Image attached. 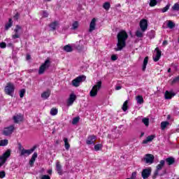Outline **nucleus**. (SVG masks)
I'll list each match as a JSON object with an SVG mask.
<instances>
[{"label": "nucleus", "mask_w": 179, "mask_h": 179, "mask_svg": "<svg viewBox=\"0 0 179 179\" xmlns=\"http://www.w3.org/2000/svg\"><path fill=\"white\" fill-rule=\"evenodd\" d=\"M117 47L115 48V51H121L127 45V40H128V34L127 31L122 30L117 34Z\"/></svg>", "instance_id": "f257e3e1"}, {"label": "nucleus", "mask_w": 179, "mask_h": 179, "mask_svg": "<svg viewBox=\"0 0 179 179\" xmlns=\"http://www.w3.org/2000/svg\"><path fill=\"white\" fill-rule=\"evenodd\" d=\"M18 149L20 152V156H29V155H31L36 150V146L33 147L30 150H26L23 146H22V144H18Z\"/></svg>", "instance_id": "f03ea898"}, {"label": "nucleus", "mask_w": 179, "mask_h": 179, "mask_svg": "<svg viewBox=\"0 0 179 179\" xmlns=\"http://www.w3.org/2000/svg\"><path fill=\"white\" fill-rule=\"evenodd\" d=\"M101 81H98L96 85L92 87V89L90 92V97H96V96H97V93H99V91L101 89Z\"/></svg>", "instance_id": "7ed1b4c3"}, {"label": "nucleus", "mask_w": 179, "mask_h": 179, "mask_svg": "<svg viewBox=\"0 0 179 179\" xmlns=\"http://www.w3.org/2000/svg\"><path fill=\"white\" fill-rule=\"evenodd\" d=\"M50 65H51V62L48 59L39 67L38 75H43L50 68Z\"/></svg>", "instance_id": "20e7f679"}, {"label": "nucleus", "mask_w": 179, "mask_h": 179, "mask_svg": "<svg viewBox=\"0 0 179 179\" xmlns=\"http://www.w3.org/2000/svg\"><path fill=\"white\" fill-rule=\"evenodd\" d=\"M86 80V76H79L72 80L71 83L74 87H79L80 86V83L82 82H85Z\"/></svg>", "instance_id": "39448f33"}, {"label": "nucleus", "mask_w": 179, "mask_h": 179, "mask_svg": "<svg viewBox=\"0 0 179 179\" xmlns=\"http://www.w3.org/2000/svg\"><path fill=\"white\" fill-rule=\"evenodd\" d=\"M4 92L6 94H8V96H13V93L15 92V85L13 83H8L5 87Z\"/></svg>", "instance_id": "423d86ee"}, {"label": "nucleus", "mask_w": 179, "mask_h": 179, "mask_svg": "<svg viewBox=\"0 0 179 179\" xmlns=\"http://www.w3.org/2000/svg\"><path fill=\"white\" fill-rule=\"evenodd\" d=\"M165 163L166 161L164 160H161L159 162V164L156 166V170L152 176L153 179H155L157 177V176H159V173L164 167Z\"/></svg>", "instance_id": "0eeeda50"}, {"label": "nucleus", "mask_w": 179, "mask_h": 179, "mask_svg": "<svg viewBox=\"0 0 179 179\" xmlns=\"http://www.w3.org/2000/svg\"><path fill=\"white\" fill-rule=\"evenodd\" d=\"M10 157V150H7L1 157H0V167L5 164L8 158Z\"/></svg>", "instance_id": "6e6552de"}, {"label": "nucleus", "mask_w": 179, "mask_h": 179, "mask_svg": "<svg viewBox=\"0 0 179 179\" xmlns=\"http://www.w3.org/2000/svg\"><path fill=\"white\" fill-rule=\"evenodd\" d=\"M14 131H15V124H12L9 127H5L3 129V135H5V136H10V135L13 134Z\"/></svg>", "instance_id": "1a4fd4ad"}, {"label": "nucleus", "mask_w": 179, "mask_h": 179, "mask_svg": "<svg viewBox=\"0 0 179 179\" xmlns=\"http://www.w3.org/2000/svg\"><path fill=\"white\" fill-rule=\"evenodd\" d=\"M142 160L145 162L147 164H152L153 162H155V156L152 154H147Z\"/></svg>", "instance_id": "9d476101"}, {"label": "nucleus", "mask_w": 179, "mask_h": 179, "mask_svg": "<svg viewBox=\"0 0 179 179\" xmlns=\"http://www.w3.org/2000/svg\"><path fill=\"white\" fill-rule=\"evenodd\" d=\"M150 174H152V168L149 167L145 169H143L141 172V177H143V179H147L150 177Z\"/></svg>", "instance_id": "9b49d317"}, {"label": "nucleus", "mask_w": 179, "mask_h": 179, "mask_svg": "<svg viewBox=\"0 0 179 179\" xmlns=\"http://www.w3.org/2000/svg\"><path fill=\"white\" fill-rule=\"evenodd\" d=\"M155 51L156 54L153 55L152 58L155 62H157V61H159V59H160V57H162V51L160 50V49H159V48H156Z\"/></svg>", "instance_id": "f8f14e48"}, {"label": "nucleus", "mask_w": 179, "mask_h": 179, "mask_svg": "<svg viewBox=\"0 0 179 179\" xmlns=\"http://www.w3.org/2000/svg\"><path fill=\"white\" fill-rule=\"evenodd\" d=\"M140 29L142 31L148 30V20L143 19L140 21Z\"/></svg>", "instance_id": "ddd939ff"}, {"label": "nucleus", "mask_w": 179, "mask_h": 179, "mask_svg": "<svg viewBox=\"0 0 179 179\" xmlns=\"http://www.w3.org/2000/svg\"><path fill=\"white\" fill-rule=\"evenodd\" d=\"M75 100H76V95L75 94H71L67 100V107L72 106Z\"/></svg>", "instance_id": "4468645a"}, {"label": "nucleus", "mask_w": 179, "mask_h": 179, "mask_svg": "<svg viewBox=\"0 0 179 179\" xmlns=\"http://www.w3.org/2000/svg\"><path fill=\"white\" fill-rule=\"evenodd\" d=\"M96 139H97V137L94 135H92L88 136L86 143L87 145H93L96 142Z\"/></svg>", "instance_id": "2eb2a0df"}, {"label": "nucleus", "mask_w": 179, "mask_h": 179, "mask_svg": "<svg viewBox=\"0 0 179 179\" xmlns=\"http://www.w3.org/2000/svg\"><path fill=\"white\" fill-rule=\"evenodd\" d=\"M96 22H97V20H96V18H93L91 20V22L90 24V29H89L90 33H92V31H94V30H96Z\"/></svg>", "instance_id": "dca6fc26"}, {"label": "nucleus", "mask_w": 179, "mask_h": 179, "mask_svg": "<svg viewBox=\"0 0 179 179\" xmlns=\"http://www.w3.org/2000/svg\"><path fill=\"white\" fill-rule=\"evenodd\" d=\"M155 138H156V135L148 136L145 140L143 141V143L144 145H146V143H149V142H152V141H153Z\"/></svg>", "instance_id": "f3484780"}, {"label": "nucleus", "mask_w": 179, "mask_h": 179, "mask_svg": "<svg viewBox=\"0 0 179 179\" xmlns=\"http://www.w3.org/2000/svg\"><path fill=\"white\" fill-rule=\"evenodd\" d=\"M165 162H166L168 166H172L176 163V159L173 157H169L165 159Z\"/></svg>", "instance_id": "a211bd4d"}, {"label": "nucleus", "mask_w": 179, "mask_h": 179, "mask_svg": "<svg viewBox=\"0 0 179 179\" xmlns=\"http://www.w3.org/2000/svg\"><path fill=\"white\" fill-rule=\"evenodd\" d=\"M13 120H14V122L15 124H18V122L23 121V116L20 115H17L15 116H13Z\"/></svg>", "instance_id": "6ab92c4d"}, {"label": "nucleus", "mask_w": 179, "mask_h": 179, "mask_svg": "<svg viewBox=\"0 0 179 179\" xmlns=\"http://www.w3.org/2000/svg\"><path fill=\"white\" fill-rule=\"evenodd\" d=\"M56 171H57L59 176H62V166H61L59 162H56Z\"/></svg>", "instance_id": "aec40b11"}, {"label": "nucleus", "mask_w": 179, "mask_h": 179, "mask_svg": "<svg viewBox=\"0 0 179 179\" xmlns=\"http://www.w3.org/2000/svg\"><path fill=\"white\" fill-rule=\"evenodd\" d=\"M50 95H51V90H48L47 91L41 94V97L42 99H44L45 100H46V99L49 98Z\"/></svg>", "instance_id": "412c9836"}, {"label": "nucleus", "mask_w": 179, "mask_h": 179, "mask_svg": "<svg viewBox=\"0 0 179 179\" xmlns=\"http://www.w3.org/2000/svg\"><path fill=\"white\" fill-rule=\"evenodd\" d=\"M37 152H34L33 154L31 159L29 160V165L31 166V167H33V166H34V162H36V158L37 157Z\"/></svg>", "instance_id": "4be33fe9"}, {"label": "nucleus", "mask_w": 179, "mask_h": 179, "mask_svg": "<svg viewBox=\"0 0 179 179\" xmlns=\"http://www.w3.org/2000/svg\"><path fill=\"white\" fill-rule=\"evenodd\" d=\"M174 96H176L175 93L170 92L169 91H166V92H165V99H166V100H169V99H171L172 97H174Z\"/></svg>", "instance_id": "5701e85b"}, {"label": "nucleus", "mask_w": 179, "mask_h": 179, "mask_svg": "<svg viewBox=\"0 0 179 179\" xmlns=\"http://www.w3.org/2000/svg\"><path fill=\"white\" fill-rule=\"evenodd\" d=\"M170 125V122L165 121V122H161V129L162 131H164L166 129V127H169Z\"/></svg>", "instance_id": "b1692460"}, {"label": "nucleus", "mask_w": 179, "mask_h": 179, "mask_svg": "<svg viewBox=\"0 0 179 179\" xmlns=\"http://www.w3.org/2000/svg\"><path fill=\"white\" fill-rule=\"evenodd\" d=\"M143 33H145V31L138 29L136 31L135 34H136V37H138V38H142V37H143Z\"/></svg>", "instance_id": "393cba45"}, {"label": "nucleus", "mask_w": 179, "mask_h": 179, "mask_svg": "<svg viewBox=\"0 0 179 179\" xmlns=\"http://www.w3.org/2000/svg\"><path fill=\"white\" fill-rule=\"evenodd\" d=\"M149 61V57H145L143 63V71H146V65H148V62Z\"/></svg>", "instance_id": "a878e982"}, {"label": "nucleus", "mask_w": 179, "mask_h": 179, "mask_svg": "<svg viewBox=\"0 0 179 179\" xmlns=\"http://www.w3.org/2000/svg\"><path fill=\"white\" fill-rule=\"evenodd\" d=\"M136 101L138 103V104H143V96H142L141 95H138L136 97Z\"/></svg>", "instance_id": "bb28decb"}, {"label": "nucleus", "mask_w": 179, "mask_h": 179, "mask_svg": "<svg viewBox=\"0 0 179 179\" xmlns=\"http://www.w3.org/2000/svg\"><path fill=\"white\" fill-rule=\"evenodd\" d=\"M64 148L66 150H69V148H71V145H69V142H68V138H64Z\"/></svg>", "instance_id": "cd10ccee"}, {"label": "nucleus", "mask_w": 179, "mask_h": 179, "mask_svg": "<svg viewBox=\"0 0 179 179\" xmlns=\"http://www.w3.org/2000/svg\"><path fill=\"white\" fill-rule=\"evenodd\" d=\"M63 50L66 51V52H72L73 49L70 45H66L63 48Z\"/></svg>", "instance_id": "c85d7f7f"}, {"label": "nucleus", "mask_w": 179, "mask_h": 179, "mask_svg": "<svg viewBox=\"0 0 179 179\" xmlns=\"http://www.w3.org/2000/svg\"><path fill=\"white\" fill-rule=\"evenodd\" d=\"M78 27H79V22L75 21V22L72 24L71 30H76V29H78Z\"/></svg>", "instance_id": "c756f323"}, {"label": "nucleus", "mask_w": 179, "mask_h": 179, "mask_svg": "<svg viewBox=\"0 0 179 179\" xmlns=\"http://www.w3.org/2000/svg\"><path fill=\"white\" fill-rule=\"evenodd\" d=\"M13 23V22H12V19L10 18L8 20V22L6 24V30L10 29V27H12Z\"/></svg>", "instance_id": "7c9ffc66"}, {"label": "nucleus", "mask_w": 179, "mask_h": 179, "mask_svg": "<svg viewBox=\"0 0 179 179\" xmlns=\"http://www.w3.org/2000/svg\"><path fill=\"white\" fill-rule=\"evenodd\" d=\"M57 26H58V22L57 21L53 22L50 24V27H51L52 30H55V29H57Z\"/></svg>", "instance_id": "2f4dec72"}, {"label": "nucleus", "mask_w": 179, "mask_h": 179, "mask_svg": "<svg viewBox=\"0 0 179 179\" xmlns=\"http://www.w3.org/2000/svg\"><path fill=\"white\" fill-rule=\"evenodd\" d=\"M122 110H123V111H127V110H128V100L124 102L122 106Z\"/></svg>", "instance_id": "473e14b6"}, {"label": "nucleus", "mask_w": 179, "mask_h": 179, "mask_svg": "<svg viewBox=\"0 0 179 179\" xmlns=\"http://www.w3.org/2000/svg\"><path fill=\"white\" fill-rule=\"evenodd\" d=\"M167 27H169V29H174V27H176V24H174V22H173V21L169 20L168 22Z\"/></svg>", "instance_id": "72a5a7b5"}, {"label": "nucleus", "mask_w": 179, "mask_h": 179, "mask_svg": "<svg viewBox=\"0 0 179 179\" xmlns=\"http://www.w3.org/2000/svg\"><path fill=\"white\" fill-rule=\"evenodd\" d=\"M58 114V109L55 108H52L50 110V115H57Z\"/></svg>", "instance_id": "f704fd0d"}, {"label": "nucleus", "mask_w": 179, "mask_h": 179, "mask_svg": "<svg viewBox=\"0 0 179 179\" xmlns=\"http://www.w3.org/2000/svg\"><path fill=\"white\" fill-rule=\"evenodd\" d=\"M9 141L6 139L0 141V146H6Z\"/></svg>", "instance_id": "c9c22d12"}, {"label": "nucleus", "mask_w": 179, "mask_h": 179, "mask_svg": "<svg viewBox=\"0 0 179 179\" xmlns=\"http://www.w3.org/2000/svg\"><path fill=\"white\" fill-rule=\"evenodd\" d=\"M142 122L144 123L145 127H149V118H148V117L143 118Z\"/></svg>", "instance_id": "e433bc0d"}, {"label": "nucleus", "mask_w": 179, "mask_h": 179, "mask_svg": "<svg viewBox=\"0 0 179 179\" xmlns=\"http://www.w3.org/2000/svg\"><path fill=\"white\" fill-rule=\"evenodd\" d=\"M79 120H80V117H76L73 119L72 124L73 125H76L79 122Z\"/></svg>", "instance_id": "4c0bfd02"}, {"label": "nucleus", "mask_w": 179, "mask_h": 179, "mask_svg": "<svg viewBox=\"0 0 179 179\" xmlns=\"http://www.w3.org/2000/svg\"><path fill=\"white\" fill-rule=\"evenodd\" d=\"M157 5V0H150V6L153 7Z\"/></svg>", "instance_id": "58836bf2"}, {"label": "nucleus", "mask_w": 179, "mask_h": 179, "mask_svg": "<svg viewBox=\"0 0 179 179\" xmlns=\"http://www.w3.org/2000/svg\"><path fill=\"white\" fill-rule=\"evenodd\" d=\"M103 148V144H96L94 145L95 150L99 151Z\"/></svg>", "instance_id": "ea45409f"}, {"label": "nucleus", "mask_w": 179, "mask_h": 179, "mask_svg": "<svg viewBox=\"0 0 179 179\" xmlns=\"http://www.w3.org/2000/svg\"><path fill=\"white\" fill-rule=\"evenodd\" d=\"M26 93V90L24 89H22L20 91V97L21 99H23V97H24V94Z\"/></svg>", "instance_id": "a19ab883"}, {"label": "nucleus", "mask_w": 179, "mask_h": 179, "mask_svg": "<svg viewBox=\"0 0 179 179\" xmlns=\"http://www.w3.org/2000/svg\"><path fill=\"white\" fill-rule=\"evenodd\" d=\"M103 8L106 9V10H108L110 9V3L106 2L103 3Z\"/></svg>", "instance_id": "79ce46f5"}, {"label": "nucleus", "mask_w": 179, "mask_h": 179, "mask_svg": "<svg viewBox=\"0 0 179 179\" xmlns=\"http://www.w3.org/2000/svg\"><path fill=\"white\" fill-rule=\"evenodd\" d=\"M12 38L16 40V38H20V34H17L15 32V34L12 35Z\"/></svg>", "instance_id": "37998d69"}, {"label": "nucleus", "mask_w": 179, "mask_h": 179, "mask_svg": "<svg viewBox=\"0 0 179 179\" xmlns=\"http://www.w3.org/2000/svg\"><path fill=\"white\" fill-rule=\"evenodd\" d=\"M169 9H170V4L166 5V7H164V8L162 9V13L167 12V10H169Z\"/></svg>", "instance_id": "c03bdc74"}, {"label": "nucleus", "mask_w": 179, "mask_h": 179, "mask_svg": "<svg viewBox=\"0 0 179 179\" xmlns=\"http://www.w3.org/2000/svg\"><path fill=\"white\" fill-rule=\"evenodd\" d=\"M20 30H22V27L20 25H16L15 29H14L15 33L20 34Z\"/></svg>", "instance_id": "a18cd8bd"}, {"label": "nucleus", "mask_w": 179, "mask_h": 179, "mask_svg": "<svg viewBox=\"0 0 179 179\" xmlns=\"http://www.w3.org/2000/svg\"><path fill=\"white\" fill-rule=\"evenodd\" d=\"M173 10H179V4L178 3H176L173 5L172 7Z\"/></svg>", "instance_id": "49530a36"}, {"label": "nucleus", "mask_w": 179, "mask_h": 179, "mask_svg": "<svg viewBox=\"0 0 179 179\" xmlns=\"http://www.w3.org/2000/svg\"><path fill=\"white\" fill-rule=\"evenodd\" d=\"M5 176H6L5 171H0V178H5Z\"/></svg>", "instance_id": "de8ad7c7"}, {"label": "nucleus", "mask_w": 179, "mask_h": 179, "mask_svg": "<svg viewBox=\"0 0 179 179\" xmlns=\"http://www.w3.org/2000/svg\"><path fill=\"white\" fill-rule=\"evenodd\" d=\"M117 59H118V57H117V55H113L111 56V60H112V61H117Z\"/></svg>", "instance_id": "09e8293b"}, {"label": "nucleus", "mask_w": 179, "mask_h": 179, "mask_svg": "<svg viewBox=\"0 0 179 179\" xmlns=\"http://www.w3.org/2000/svg\"><path fill=\"white\" fill-rule=\"evenodd\" d=\"M0 48H6V43L4 42H1L0 43Z\"/></svg>", "instance_id": "8fccbe9b"}, {"label": "nucleus", "mask_w": 179, "mask_h": 179, "mask_svg": "<svg viewBox=\"0 0 179 179\" xmlns=\"http://www.w3.org/2000/svg\"><path fill=\"white\" fill-rule=\"evenodd\" d=\"M41 179H51V178L48 175H43Z\"/></svg>", "instance_id": "3c124183"}, {"label": "nucleus", "mask_w": 179, "mask_h": 179, "mask_svg": "<svg viewBox=\"0 0 179 179\" xmlns=\"http://www.w3.org/2000/svg\"><path fill=\"white\" fill-rule=\"evenodd\" d=\"M178 81H179V76H177V77H176V78L173 80L172 83H177V82H178Z\"/></svg>", "instance_id": "603ef678"}, {"label": "nucleus", "mask_w": 179, "mask_h": 179, "mask_svg": "<svg viewBox=\"0 0 179 179\" xmlns=\"http://www.w3.org/2000/svg\"><path fill=\"white\" fill-rule=\"evenodd\" d=\"M43 17H48V13L47 11H43Z\"/></svg>", "instance_id": "864d4df0"}, {"label": "nucleus", "mask_w": 179, "mask_h": 179, "mask_svg": "<svg viewBox=\"0 0 179 179\" xmlns=\"http://www.w3.org/2000/svg\"><path fill=\"white\" fill-rule=\"evenodd\" d=\"M136 178V172H133L131 173V178L130 179Z\"/></svg>", "instance_id": "5fc2aeb1"}, {"label": "nucleus", "mask_w": 179, "mask_h": 179, "mask_svg": "<svg viewBox=\"0 0 179 179\" xmlns=\"http://www.w3.org/2000/svg\"><path fill=\"white\" fill-rule=\"evenodd\" d=\"M48 174H50V176H51L52 174V169H49L48 171Z\"/></svg>", "instance_id": "6e6d98bb"}, {"label": "nucleus", "mask_w": 179, "mask_h": 179, "mask_svg": "<svg viewBox=\"0 0 179 179\" xmlns=\"http://www.w3.org/2000/svg\"><path fill=\"white\" fill-rule=\"evenodd\" d=\"M14 17H15V19H16V20H17V19H19V13L15 14Z\"/></svg>", "instance_id": "4d7b16f0"}, {"label": "nucleus", "mask_w": 179, "mask_h": 179, "mask_svg": "<svg viewBox=\"0 0 179 179\" xmlns=\"http://www.w3.org/2000/svg\"><path fill=\"white\" fill-rule=\"evenodd\" d=\"M122 87H121V86H117V87H115V90H120V89H122Z\"/></svg>", "instance_id": "13d9d810"}, {"label": "nucleus", "mask_w": 179, "mask_h": 179, "mask_svg": "<svg viewBox=\"0 0 179 179\" xmlns=\"http://www.w3.org/2000/svg\"><path fill=\"white\" fill-rule=\"evenodd\" d=\"M167 44H168L167 41H164L163 45H167Z\"/></svg>", "instance_id": "bf43d9fd"}, {"label": "nucleus", "mask_w": 179, "mask_h": 179, "mask_svg": "<svg viewBox=\"0 0 179 179\" xmlns=\"http://www.w3.org/2000/svg\"><path fill=\"white\" fill-rule=\"evenodd\" d=\"M31 58V57L29 55H27V59L29 61V59H30Z\"/></svg>", "instance_id": "052dcab7"}, {"label": "nucleus", "mask_w": 179, "mask_h": 179, "mask_svg": "<svg viewBox=\"0 0 179 179\" xmlns=\"http://www.w3.org/2000/svg\"><path fill=\"white\" fill-rule=\"evenodd\" d=\"M168 72H169V73H170V72H171V69H169Z\"/></svg>", "instance_id": "680f3d73"}, {"label": "nucleus", "mask_w": 179, "mask_h": 179, "mask_svg": "<svg viewBox=\"0 0 179 179\" xmlns=\"http://www.w3.org/2000/svg\"><path fill=\"white\" fill-rule=\"evenodd\" d=\"M143 135H145V133H141V138H142V136H143Z\"/></svg>", "instance_id": "e2e57ef3"}, {"label": "nucleus", "mask_w": 179, "mask_h": 179, "mask_svg": "<svg viewBox=\"0 0 179 179\" xmlns=\"http://www.w3.org/2000/svg\"><path fill=\"white\" fill-rule=\"evenodd\" d=\"M51 0H48V2H50Z\"/></svg>", "instance_id": "0e129e2a"}, {"label": "nucleus", "mask_w": 179, "mask_h": 179, "mask_svg": "<svg viewBox=\"0 0 179 179\" xmlns=\"http://www.w3.org/2000/svg\"><path fill=\"white\" fill-rule=\"evenodd\" d=\"M160 176H163V174H160Z\"/></svg>", "instance_id": "69168bd1"}, {"label": "nucleus", "mask_w": 179, "mask_h": 179, "mask_svg": "<svg viewBox=\"0 0 179 179\" xmlns=\"http://www.w3.org/2000/svg\"><path fill=\"white\" fill-rule=\"evenodd\" d=\"M127 179H131V178H127Z\"/></svg>", "instance_id": "338daca9"}]
</instances>
